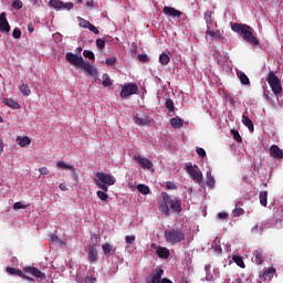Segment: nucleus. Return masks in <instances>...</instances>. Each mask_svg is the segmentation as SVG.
Instances as JSON below:
<instances>
[{"mask_svg": "<svg viewBox=\"0 0 283 283\" xmlns=\"http://www.w3.org/2000/svg\"><path fill=\"white\" fill-rule=\"evenodd\" d=\"M159 209L161 213L167 217L172 213H182V201L178 197H170L167 192H161V201L159 202Z\"/></svg>", "mask_w": 283, "mask_h": 283, "instance_id": "1", "label": "nucleus"}, {"mask_svg": "<svg viewBox=\"0 0 283 283\" xmlns=\"http://www.w3.org/2000/svg\"><path fill=\"white\" fill-rule=\"evenodd\" d=\"M65 59L67 63L74 65L75 67H80V70L86 72L88 76H93V78H96L98 76V70H96L94 65L90 64V62L84 61L83 56H78L72 52H67Z\"/></svg>", "mask_w": 283, "mask_h": 283, "instance_id": "2", "label": "nucleus"}, {"mask_svg": "<svg viewBox=\"0 0 283 283\" xmlns=\"http://www.w3.org/2000/svg\"><path fill=\"white\" fill-rule=\"evenodd\" d=\"M232 32H237V34H240L241 39L245 41V43H249L250 45L258 46L260 45V40L255 38V30L251 28L248 24H242V23H233L231 25Z\"/></svg>", "mask_w": 283, "mask_h": 283, "instance_id": "3", "label": "nucleus"}, {"mask_svg": "<svg viewBox=\"0 0 283 283\" xmlns=\"http://www.w3.org/2000/svg\"><path fill=\"white\" fill-rule=\"evenodd\" d=\"M165 240L168 244H179V242H184L186 235L185 231L180 228H172L165 231Z\"/></svg>", "mask_w": 283, "mask_h": 283, "instance_id": "4", "label": "nucleus"}, {"mask_svg": "<svg viewBox=\"0 0 283 283\" xmlns=\"http://www.w3.org/2000/svg\"><path fill=\"white\" fill-rule=\"evenodd\" d=\"M186 171L189 174V176L195 180V182H202L203 177H202V171H200V168L198 166H193L191 163L186 164Z\"/></svg>", "mask_w": 283, "mask_h": 283, "instance_id": "5", "label": "nucleus"}, {"mask_svg": "<svg viewBox=\"0 0 283 283\" xmlns=\"http://www.w3.org/2000/svg\"><path fill=\"white\" fill-rule=\"evenodd\" d=\"M96 178L102 185H107L108 187H112L113 185H116V178L114 176L106 174V172H96Z\"/></svg>", "mask_w": 283, "mask_h": 283, "instance_id": "6", "label": "nucleus"}, {"mask_svg": "<svg viewBox=\"0 0 283 283\" xmlns=\"http://www.w3.org/2000/svg\"><path fill=\"white\" fill-rule=\"evenodd\" d=\"M138 92V85L134 83H128L125 86H123L120 91V96L123 98H129V96H133V94H136Z\"/></svg>", "mask_w": 283, "mask_h": 283, "instance_id": "7", "label": "nucleus"}, {"mask_svg": "<svg viewBox=\"0 0 283 283\" xmlns=\"http://www.w3.org/2000/svg\"><path fill=\"white\" fill-rule=\"evenodd\" d=\"M49 6H51V8H54V10H72V8H74V3H64L61 0H50Z\"/></svg>", "mask_w": 283, "mask_h": 283, "instance_id": "8", "label": "nucleus"}, {"mask_svg": "<svg viewBox=\"0 0 283 283\" xmlns=\"http://www.w3.org/2000/svg\"><path fill=\"white\" fill-rule=\"evenodd\" d=\"M23 272L28 273L29 275H33V277H38L39 280H45V273L41 272L39 268L25 266L23 268Z\"/></svg>", "mask_w": 283, "mask_h": 283, "instance_id": "9", "label": "nucleus"}, {"mask_svg": "<svg viewBox=\"0 0 283 283\" xmlns=\"http://www.w3.org/2000/svg\"><path fill=\"white\" fill-rule=\"evenodd\" d=\"M165 270L163 268L156 269L149 279L146 280V283H160L163 282V275Z\"/></svg>", "mask_w": 283, "mask_h": 283, "instance_id": "10", "label": "nucleus"}, {"mask_svg": "<svg viewBox=\"0 0 283 283\" xmlns=\"http://www.w3.org/2000/svg\"><path fill=\"white\" fill-rule=\"evenodd\" d=\"M163 13L166 17H171L172 19H180L182 17L181 11L177 10L174 7H167V6L164 7Z\"/></svg>", "mask_w": 283, "mask_h": 283, "instance_id": "11", "label": "nucleus"}, {"mask_svg": "<svg viewBox=\"0 0 283 283\" xmlns=\"http://www.w3.org/2000/svg\"><path fill=\"white\" fill-rule=\"evenodd\" d=\"M6 17V12L0 14V32H2V34H10V23Z\"/></svg>", "mask_w": 283, "mask_h": 283, "instance_id": "12", "label": "nucleus"}, {"mask_svg": "<svg viewBox=\"0 0 283 283\" xmlns=\"http://www.w3.org/2000/svg\"><path fill=\"white\" fill-rule=\"evenodd\" d=\"M135 163L139 165L143 169H151V167H154V163H151V160L140 155L135 157Z\"/></svg>", "mask_w": 283, "mask_h": 283, "instance_id": "13", "label": "nucleus"}, {"mask_svg": "<svg viewBox=\"0 0 283 283\" xmlns=\"http://www.w3.org/2000/svg\"><path fill=\"white\" fill-rule=\"evenodd\" d=\"M270 156L271 158H274L275 160H280L283 158V151L277 145H272L270 147Z\"/></svg>", "mask_w": 283, "mask_h": 283, "instance_id": "14", "label": "nucleus"}, {"mask_svg": "<svg viewBox=\"0 0 283 283\" xmlns=\"http://www.w3.org/2000/svg\"><path fill=\"white\" fill-rule=\"evenodd\" d=\"M206 34L214 41V39H222V32L220 30H212L211 27H207Z\"/></svg>", "mask_w": 283, "mask_h": 283, "instance_id": "15", "label": "nucleus"}, {"mask_svg": "<svg viewBox=\"0 0 283 283\" xmlns=\"http://www.w3.org/2000/svg\"><path fill=\"white\" fill-rule=\"evenodd\" d=\"M170 125L172 129H180L185 125V119L180 117H172L170 118Z\"/></svg>", "mask_w": 283, "mask_h": 283, "instance_id": "16", "label": "nucleus"}, {"mask_svg": "<svg viewBox=\"0 0 283 283\" xmlns=\"http://www.w3.org/2000/svg\"><path fill=\"white\" fill-rule=\"evenodd\" d=\"M158 258H160L161 260H167L169 258V249L165 248V247H159L156 251Z\"/></svg>", "mask_w": 283, "mask_h": 283, "instance_id": "17", "label": "nucleus"}, {"mask_svg": "<svg viewBox=\"0 0 283 283\" xmlns=\"http://www.w3.org/2000/svg\"><path fill=\"white\" fill-rule=\"evenodd\" d=\"M15 140L20 147H28V145L32 143V140L28 136H23V137L18 136Z\"/></svg>", "mask_w": 283, "mask_h": 283, "instance_id": "18", "label": "nucleus"}, {"mask_svg": "<svg viewBox=\"0 0 283 283\" xmlns=\"http://www.w3.org/2000/svg\"><path fill=\"white\" fill-rule=\"evenodd\" d=\"M270 87L273 92V94H275L277 96V94H282V81L279 80L276 83L270 84Z\"/></svg>", "mask_w": 283, "mask_h": 283, "instance_id": "19", "label": "nucleus"}, {"mask_svg": "<svg viewBox=\"0 0 283 283\" xmlns=\"http://www.w3.org/2000/svg\"><path fill=\"white\" fill-rule=\"evenodd\" d=\"M3 103L8 106L11 107V109H20L21 105L19 104V102L12 99V98H6L3 101Z\"/></svg>", "mask_w": 283, "mask_h": 283, "instance_id": "20", "label": "nucleus"}, {"mask_svg": "<svg viewBox=\"0 0 283 283\" xmlns=\"http://www.w3.org/2000/svg\"><path fill=\"white\" fill-rule=\"evenodd\" d=\"M88 260L91 262H96L98 260V251L96 250V248H88Z\"/></svg>", "mask_w": 283, "mask_h": 283, "instance_id": "21", "label": "nucleus"}, {"mask_svg": "<svg viewBox=\"0 0 283 283\" xmlns=\"http://www.w3.org/2000/svg\"><path fill=\"white\" fill-rule=\"evenodd\" d=\"M102 250L104 252V255H112V253H116V248L112 247L109 243H104L102 245Z\"/></svg>", "mask_w": 283, "mask_h": 283, "instance_id": "22", "label": "nucleus"}, {"mask_svg": "<svg viewBox=\"0 0 283 283\" xmlns=\"http://www.w3.org/2000/svg\"><path fill=\"white\" fill-rule=\"evenodd\" d=\"M134 120H135L136 125H139L140 127L151 125V120H149L148 118H140L138 116H134Z\"/></svg>", "mask_w": 283, "mask_h": 283, "instance_id": "23", "label": "nucleus"}, {"mask_svg": "<svg viewBox=\"0 0 283 283\" xmlns=\"http://www.w3.org/2000/svg\"><path fill=\"white\" fill-rule=\"evenodd\" d=\"M205 21L207 23V28H211L210 25H213L214 20H213V12L211 11H206L205 12Z\"/></svg>", "mask_w": 283, "mask_h": 283, "instance_id": "24", "label": "nucleus"}, {"mask_svg": "<svg viewBox=\"0 0 283 283\" xmlns=\"http://www.w3.org/2000/svg\"><path fill=\"white\" fill-rule=\"evenodd\" d=\"M259 200H260V205H262V207H266L268 200H269V192L265 190L261 191L259 195Z\"/></svg>", "mask_w": 283, "mask_h": 283, "instance_id": "25", "label": "nucleus"}, {"mask_svg": "<svg viewBox=\"0 0 283 283\" xmlns=\"http://www.w3.org/2000/svg\"><path fill=\"white\" fill-rule=\"evenodd\" d=\"M242 123H243V125H245V127H248L249 132H253V129H254L253 120H251V118H249V116L242 115Z\"/></svg>", "mask_w": 283, "mask_h": 283, "instance_id": "26", "label": "nucleus"}, {"mask_svg": "<svg viewBox=\"0 0 283 283\" xmlns=\"http://www.w3.org/2000/svg\"><path fill=\"white\" fill-rule=\"evenodd\" d=\"M6 271L9 275H18V277L23 275V271L17 268L7 266Z\"/></svg>", "mask_w": 283, "mask_h": 283, "instance_id": "27", "label": "nucleus"}, {"mask_svg": "<svg viewBox=\"0 0 283 283\" xmlns=\"http://www.w3.org/2000/svg\"><path fill=\"white\" fill-rule=\"evenodd\" d=\"M137 190L139 191V193H142L143 196H149L150 190H149V186L145 185V184H138L137 185Z\"/></svg>", "mask_w": 283, "mask_h": 283, "instance_id": "28", "label": "nucleus"}, {"mask_svg": "<svg viewBox=\"0 0 283 283\" xmlns=\"http://www.w3.org/2000/svg\"><path fill=\"white\" fill-rule=\"evenodd\" d=\"M206 176H207V181H206L207 187H209L210 189H213V187H216V178L211 176V171H208Z\"/></svg>", "mask_w": 283, "mask_h": 283, "instance_id": "29", "label": "nucleus"}, {"mask_svg": "<svg viewBox=\"0 0 283 283\" xmlns=\"http://www.w3.org/2000/svg\"><path fill=\"white\" fill-rule=\"evenodd\" d=\"M102 85H103V87H112V85H113L112 80L109 78V75L107 73L103 74Z\"/></svg>", "mask_w": 283, "mask_h": 283, "instance_id": "30", "label": "nucleus"}, {"mask_svg": "<svg viewBox=\"0 0 283 283\" xmlns=\"http://www.w3.org/2000/svg\"><path fill=\"white\" fill-rule=\"evenodd\" d=\"M169 61H171V57L167 55V53H161L159 56V63L161 65H169Z\"/></svg>", "mask_w": 283, "mask_h": 283, "instance_id": "31", "label": "nucleus"}, {"mask_svg": "<svg viewBox=\"0 0 283 283\" xmlns=\"http://www.w3.org/2000/svg\"><path fill=\"white\" fill-rule=\"evenodd\" d=\"M277 81H280V77H277V75H275V73L271 71L268 77L269 85H273V83H277Z\"/></svg>", "mask_w": 283, "mask_h": 283, "instance_id": "32", "label": "nucleus"}, {"mask_svg": "<svg viewBox=\"0 0 283 283\" xmlns=\"http://www.w3.org/2000/svg\"><path fill=\"white\" fill-rule=\"evenodd\" d=\"M56 167H57V169H63V170H69V171L71 169H73V166L70 164H66L65 161H57Z\"/></svg>", "mask_w": 283, "mask_h": 283, "instance_id": "33", "label": "nucleus"}, {"mask_svg": "<svg viewBox=\"0 0 283 283\" xmlns=\"http://www.w3.org/2000/svg\"><path fill=\"white\" fill-rule=\"evenodd\" d=\"M77 21H78L80 28H84L85 30H87L90 28V25L92 24L90 21H87L81 17H77Z\"/></svg>", "mask_w": 283, "mask_h": 283, "instance_id": "34", "label": "nucleus"}, {"mask_svg": "<svg viewBox=\"0 0 283 283\" xmlns=\"http://www.w3.org/2000/svg\"><path fill=\"white\" fill-rule=\"evenodd\" d=\"M94 182L96 187H98V189H102L104 193H107V191H109V187L107 186V184H102L98 181V179H94Z\"/></svg>", "mask_w": 283, "mask_h": 283, "instance_id": "35", "label": "nucleus"}, {"mask_svg": "<svg viewBox=\"0 0 283 283\" xmlns=\"http://www.w3.org/2000/svg\"><path fill=\"white\" fill-rule=\"evenodd\" d=\"M97 198H99V200H102L103 202H109V196L106 195V192H104L103 190H97Z\"/></svg>", "mask_w": 283, "mask_h": 283, "instance_id": "36", "label": "nucleus"}, {"mask_svg": "<svg viewBox=\"0 0 283 283\" xmlns=\"http://www.w3.org/2000/svg\"><path fill=\"white\" fill-rule=\"evenodd\" d=\"M239 80L242 85H251V81L249 80V76H247V74L244 73L239 74Z\"/></svg>", "mask_w": 283, "mask_h": 283, "instance_id": "37", "label": "nucleus"}, {"mask_svg": "<svg viewBox=\"0 0 283 283\" xmlns=\"http://www.w3.org/2000/svg\"><path fill=\"white\" fill-rule=\"evenodd\" d=\"M233 262L240 266V269H244V260L240 255H233L232 258Z\"/></svg>", "mask_w": 283, "mask_h": 283, "instance_id": "38", "label": "nucleus"}, {"mask_svg": "<svg viewBox=\"0 0 283 283\" xmlns=\"http://www.w3.org/2000/svg\"><path fill=\"white\" fill-rule=\"evenodd\" d=\"M273 275H275L274 268H270L263 272V277H265V280H266V277H269V280H271V277H273Z\"/></svg>", "mask_w": 283, "mask_h": 283, "instance_id": "39", "label": "nucleus"}, {"mask_svg": "<svg viewBox=\"0 0 283 283\" xmlns=\"http://www.w3.org/2000/svg\"><path fill=\"white\" fill-rule=\"evenodd\" d=\"M20 92L21 94H23V96H30L31 94L30 86H28V84H22L20 86Z\"/></svg>", "mask_w": 283, "mask_h": 283, "instance_id": "40", "label": "nucleus"}, {"mask_svg": "<svg viewBox=\"0 0 283 283\" xmlns=\"http://www.w3.org/2000/svg\"><path fill=\"white\" fill-rule=\"evenodd\" d=\"M231 135L233 136L234 140H237V143H242V136H240V132L237 129H231Z\"/></svg>", "mask_w": 283, "mask_h": 283, "instance_id": "41", "label": "nucleus"}, {"mask_svg": "<svg viewBox=\"0 0 283 283\" xmlns=\"http://www.w3.org/2000/svg\"><path fill=\"white\" fill-rule=\"evenodd\" d=\"M83 56L85 59H90V61H94V59H96V56L94 55V52H92L90 50H84Z\"/></svg>", "mask_w": 283, "mask_h": 283, "instance_id": "42", "label": "nucleus"}, {"mask_svg": "<svg viewBox=\"0 0 283 283\" xmlns=\"http://www.w3.org/2000/svg\"><path fill=\"white\" fill-rule=\"evenodd\" d=\"M232 216L233 218H238L240 216H244V209L242 208H235L233 211H232Z\"/></svg>", "mask_w": 283, "mask_h": 283, "instance_id": "43", "label": "nucleus"}, {"mask_svg": "<svg viewBox=\"0 0 283 283\" xmlns=\"http://www.w3.org/2000/svg\"><path fill=\"white\" fill-rule=\"evenodd\" d=\"M12 8L14 10H21V8H23V2L21 0H14L12 2Z\"/></svg>", "mask_w": 283, "mask_h": 283, "instance_id": "44", "label": "nucleus"}, {"mask_svg": "<svg viewBox=\"0 0 283 283\" xmlns=\"http://www.w3.org/2000/svg\"><path fill=\"white\" fill-rule=\"evenodd\" d=\"M137 59H138L139 63H148L149 62V56H147V54H138Z\"/></svg>", "mask_w": 283, "mask_h": 283, "instance_id": "45", "label": "nucleus"}, {"mask_svg": "<svg viewBox=\"0 0 283 283\" xmlns=\"http://www.w3.org/2000/svg\"><path fill=\"white\" fill-rule=\"evenodd\" d=\"M14 211H18V209H28V205H23L22 202L18 201L13 205Z\"/></svg>", "mask_w": 283, "mask_h": 283, "instance_id": "46", "label": "nucleus"}, {"mask_svg": "<svg viewBox=\"0 0 283 283\" xmlns=\"http://www.w3.org/2000/svg\"><path fill=\"white\" fill-rule=\"evenodd\" d=\"M96 46H97L99 50H105V39H97V40H96Z\"/></svg>", "mask_w": 283, "mask_h": 283, "instance_id": "47", "label": "nucleus"}, {"mask_svg": "<svg viewBox=\"0 0 283 283\" xmlns=\"http://www.w3.org/2000/svg\"><path fill=\"white\" fill-rule=\"evenodd\" d=\"M125 242H126V244H134V242H136V237L135 235H126Z\"/></svg>", "mask_w": 283, "mask_h": 283, "instance_id": "48", "label": "nucleus"}, {"mask_svg": "<svg viewBox=\"0 0 283 283\" xmlns=\"http://www.w3.org/2000/svg\"><path fill=\"white\" fill-rule=\"evenodd\" d=\"M166 107L168 111L174 112V101L171 98L166 101Z\"/></svg>", "mask_w": 283, "mask_h": 283, "instance_id": "49", "label": "nucleus"}, {"mask_svg": "<svg viewBox=\"0 0 283 283\" xmlns=\"http://www.w3.org/2000/svg\"><path fill=\"white\" fill-rule=\"evenodd\" d=\"M255 262H256V264H262L264 262L263 256H262V252H256Z\"/></svg>", "mask_w": 283, "mask_h": 283, "instance_id": "50", "label": "nucleus"}, {"mask_svg": "<svg viewBox=\"0 0 283 283\" xmlns=\"http://www.w3.org/2000/svg\"><path fill=\"white\" fill-rule=\"evenodd\" d=\"M106 65H108V67H112V65H116V57H107Z\"/></svg>", "mask_w": 283, "mask_h": 283, "instance_id": "51", "label": "nucleus"}, {"mask_svg": "<svg viewBox=\"0 0 283 283\" xmlns=\"http://www.w3.org/2000/svg\"><path fill=\"white\" fill-rule=\"evenodd\" d=\"M96 276H85L84 283H96Z\"/></svg>", "mask_w": 283, "mask_h": 283, "instance_id": "52", "label": "nucleus"}, {"mask_svg": "<svg viewBox=\"0 0 283 283\" xmlns=\"http://www.w3.org/2000/svg\"><path fill=\"white\" fill-rule=\"evenodd\" d=\"M13 39H19L21 36V29L15 28L12 32Z\"/></svg>", "mask_w": 283, "mask_h": 283, "instance_id": "53", "label": "nucleus"}, {"mask_svg": "<svg viewBox=\"0 0 283 283\" xmlns=\"http://www.w3.org/2000/svg\"><path fill=\"white\" fill-rule=\"evenodd\" d=\"M166 188L170 189V190H176V189H178V186H176V184H174L172 181H168L166 184Z\"/></svg>", "mask_w": 283, "mask_h": 283, "instance_id": "54", "label": "nucleus"}, {"mask_svg": "<svg viewBox=\"0 0 283 283\" xmlns=\"http://www.w3.org/2000/svg\"><path fill=\"white\" fill-rule=\"evenodd\" d=\"M217 218H218L219 220H227V218H229V213H227V212H219V213L217 214Z\"/></svg>", "mask_w": 283, "mask_h": 283, "instance_id": "55", "label": "nucleus"}, {"mask_svg": "<svg viewBox=\"0 0 283 283\" xmlns=\"http://www.w3.org/2000/svg\"><path fill=\"white\" fill-rule=\"evenodd\" d=\"M197 154L200 158H205V156H207V151L203 148H197Z\"/></svg>", "mask_w": 283, "mask_h": 283, "instance_id": "56", "label": "nucleus"}, {"mask_svg": "<svg viewBox=\"0 0 283 283\" xmlns=\"http://www.w3.org/2000/svg\"><path fill=\"white\" fill-rule=\"evenodd\" d=\"M39 171L42 176H48L50 174V169H48V167H41Z\"/></svg>", "mask_w": 283, "mask_h": 283, "instance_id": "57", "label": "nucleus"}, {"mask_svg": "<svg viewBox=\"0 0 283 283\" xmlns=\"http://www.w3.org/2000/svg\"><path fill=\"white\" fill-rule=\"evenodd\" d=\"M20 277H22V280H27V282H33L34 283V279H32V276H28L23 272H22V275Z\"/></svg>", "mask_w": 283, "mask_h": 283, "instance_id": "58", "label": "nucleus"}, {"mask_svg": "<svg viewBox=\"0 0 283 283\" xmlns=\"http://www.w3.org/2000/svg\"><path fill=\"white\" fill-rule=\"evenodd\" d=\"M87 30H90V32H93V34H98V29H96L94 24L88 25Z\"/></svg>", "mask_w": 283, "mask_h": 283, "instance_id": "59", "label": "nucleus"}, {"mask_svg": "<svg viewBox=\"0 0 283 283\" xmlns=\"http://www.w3.org/2000/svg\"><path fill=\"white\" fill-rule=\"evenodd\" d=\"M70 171L72 172L74 180H78V175L76 174V168H74V166L73 169H71Z\"/></svg>", "mask_w": 283, "mask_h": 283, "instance_id": "60", "label": "nucleus"}, {"mask_svg": "<svg viewBox=\"0 0 283 283\" xmlns=\"http://www.w3.org/2000/svg\"><path fill=\"white\" fill-rule=\"evenodd\" d=\"M50 238L53 242H61V239L56 234H51Z\"/></svg>", "mask_w": 283, "mask_h": 283, "instance_id": "61", "label": "nucleus"}, {"mask_svg": "<svg viewBox=\"0 0 283 283\" xmlns=\"http://www.w3.org/2000/svg\"><path fill=\"white\" fill-rule=\"evenodd\" d=\"M3 147H4L3 138L0 137V156H1V154H3Z\"/></svg>", "mask_w": 283, "mask_h": 283, "instance_id": "62", "label": "nucleus"}, {"mask_svg": "<svg viewBox=\"0 0 283 283\" xmlns=\"http://www.w3.org/2000/svg\"><path fill=\"white\" fill-rule=\"evenodd\" d=\"M205 271H206V273H211V264H206Z\"/></svg>", "mask_w": 283, "mask_h": 283, "instance_id": "63", "label": "nucleus"}, {"mask_svg": "<svg viewBox=\"0 0 283 283\" xmlns=\"http://www.w3.org/2000/svg\"><path fill=\"white\" fill-rule=\"evenodd\" d=\"M61 191H67V186L65 184H60Z\"/></svg>", "mask_w": 283, "mask_h": 283, "instance_id": "64", "label": "nucleus"}]
</instances>
